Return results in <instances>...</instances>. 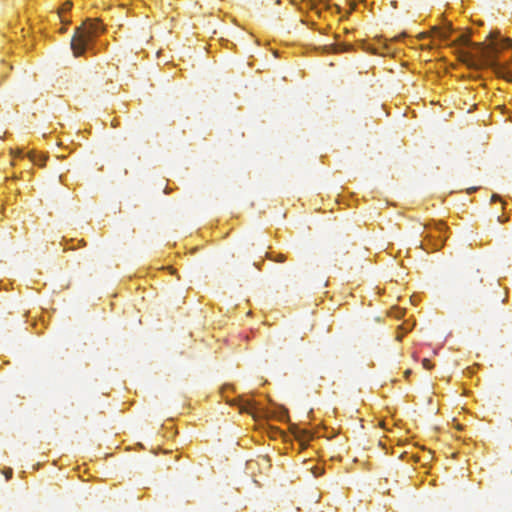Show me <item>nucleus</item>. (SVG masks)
I'll use <instances>...</instances> for the list:
<instances>
[{
  "label": "nucleus",
  "mask_w": 512,
  "mask_h": 512,
  "mask_svg": "<svg viewBox=\"0 0 512 512\" xmlns=\"http://www.w3.org/2000/svg\"><path fill=\"white\" fill-rule=\"evenodd\" d=\"M499 199H500L499 196L495 195V194L491 198L492 201H496V200H499Z\"/></svg>",
  "instance_id": "12"
},
{
  "label": "nucleus",
  "mask_w": 512,
  "mask_h": 512,
  "mask_svg": "<svg viewBox=\"0 0 512 512\" xmlns=\"http://www.w3.org/2000/svg\"><path fill=\"white\" fill-rule=\"evenodd\" d=\"M60 32H61V33L65 32V28H61V29H60Z\"/></svg>",
  "instance_id": "16"
},
{
  "label": "nucleus",
  "mask_w": 512,
  "mask_h": 512,
  "mask_svg": "<svg viewBox=\"0 0 512 512\" xmlns=\"http://www.w3.org/2000/svg\"><path fill=\"white\" fill-rule=\"evenodd\" d=\"M297 438L300 441V444L304 446L310 439L311 435L308 432H302L301 435H298Z\"/></svg>",
  "instance_id": "5"
},
{
  "label": "nucleus",
  "mask_w": 512,
  "mask_h": 512,
  "mask_svg": "<svg viewBox=\"0 0 512 512\" xmlns=\"http://www.w3.org/2000/svg\"><path fill=\"white\" fill-rule=\"evenodd\" d=\"M401 338H402V335H398V336H397V340H398V341H400V340H401Z\"/></svg>",
  "instance_id": "15"
},
{
  "label": "nucleus",
  "mask_w": 512,
  "mask_h": 512,
  "mask_svg": "<svg viewBox=\"0 0 512 512\" xmlns=\"http://www.w3.org/2000/svg\"><path fill=\"white\" fill-rule=\"evenodd\" d=\"M477 47L481 49L483 57L487 59L489 64L494 68L496 74L499 77L506 79L507 81H512V62L508 63H500L496 61L492 54L497 50L495 46L491 45L489 47H483L482 44H477Z\"/></svg>",
  "instance_id": "2"
},
{
  "label": "nucleus",
  "mask_w": 512,
  "mask_h": 512,
  "mask_svg": "<svg viewBox=\"0 0 512 512\" xmlns=\"http://www.w3.org/2000/svg\"><path fill=\"white\" fill-rule=\"evenodd\" d=\"M28 155H29L30 160L33 163L38 164V165H42V163L40 162V159H36V154L35 153H28Z\"/></svg>",
  "instance_id": "10"
},
{
  "label": "nucleus",
  "mask_w": 512,
  "mask_h": 512,
  "mask_svg": "<svg viewBox=\"0 0 512 512\" xmlns=\"http://www.w3.org/2000/svg\"><path fill=\"white\" fill-rule=\"evenodd\" d=\"M452 31V27H451V24L448 23L447 25H445L444 27L440 28L438 26H434L432 29H431V32H421L418 34L417 38L419 40H422L424 38H427V37H430L431 36V33H434L437 35V37L442 40V41H446L449 37V34L450 32Z\"/></svg>",
  "instance_id": "4"
},
{
  "label": "nucleus",
  "mask_w": 512,
  "mask_h": 512,
  "mask_svg": "<svg viewBox=\"0 0 512 512\" xmlns=\"http://www.w3.org/2000/svg\"><path fill=\"white\" fill-rule=\"evenodd\" d=\"M410 373H411V370H406L405 371V377H408L410 375Z\"/></svg>",
  "instance_id": "14"
},
{
  "label": "nucleus",
  "mask_w": 512,
  "mask_h": 512,
  "mask_svg": "<svg viewBox=\"0 0 512 512\" xmlns=\"http://www.w3.org/2000/svg\"><path fill=\"white\" fill-rule=\"evenodd\" d=\"M456 42L460 45H469L470 44L468 37L465 35H460Z\"/></svg>",
  "instance_id": "7"
},
{
  "label": "nucleus",
  "mask_w": 512,
  "mask_h": 512,
  "mask_svg": "<svg viewBox=\"0 0 512 512\" xmlns=\"http://www.w3.org/2000/svg\"><path fill=\"white\" fill-rule=\"evenodd\" d=\"M422 365H423V367H424L425 369H427V370H430V369H432V368H433V365L431 364V361H430L429 359H427V358H424V359L422 360Z\"/></svg>",
  "instance_id": "8"
},
{
  "label": "nucleus",
  "mask_w": 512,
  "mask_h": 512,
  "mask_svg": "<svg viewBox=\"0 0 512 512\" xmlns=\"http://www.w3.org/2000/svg\"><path fill=\"white\" fill-rule=\"evenodd\" d=\"M271 260L282 263L286 260V256L284 254H278L276 257L272 258Z\"/></svg>",
  "instance_id": "9"
},
{
  "label": "nucleus",
  "mask_w": 512,
  "mask_h": 512,
  "mask_svg": "<svg viewBox=\"0 0 512 512\" xmlns=\"http://www.w3.org/2000/svg\"><path fill=\"white\" fill-rule=\"evenodd\" d=\"M11 475H12V470L10 469V470H9V472H8V473H6V477H7V478H10V477H11Z\"/></svg>",
  "instance_id": "13"
},
{
  "label": "nucleus",
  "mask_w": 512,
  "mask_h": 512,
  "mask_svg": "<svg viewBox=\"0 0 512 512\" xmlns=\"http://www.w3.org/2000/svg\"><path fill=\"white\" fill-rule=\"evenodd\" d=\"M483 283V277L479 270H473L463 277V288L468 293H475L480 290Z\"/></svg>",
  "instance_id": "3"
},
{
  "label": "nucleus",
  "mask_w": 512,
  "mask_h": 512,
  "mask_svg": "<svg viewBox=\"0 0 512 512\" xmlns=\"http://www.w3.org/2000/svg\"><path fill=\"white\" fill-rule=\"evenodd\" d=\"M435 228L439 233H442V231L444 230V225L442 223H436Z\"/></svg>",
  "instance_id": "11"
},
{
  "label": "nucleus",
  "mask_w": 512,
  "mask_h": 512,
  "mask_svg": "<svg viewBox=\"0 0 512 512\" xmlns=\"http://www.w3.org/2000/svg\"><path fill=\"white\" fill-rule=\"evenodd\" d=\"M101 31V25L96 20H87L78 27L71 39V49L75 57L84 54L88 44Z\"/></svg>",
  "instance_id": "1"
},
{
  "label": "nucleus",
  "mask_w": 512,
  "mask_h": 512,
  "mask_svg": "<svg viewBox=\"0 0 512 512\" xmlns=\"http://www.w3.org/2000/svg\"><path fill=\"white\" fill-rule=\"evenodd\" d=\"M72 7V4L70 2H66L65 4H63V6L61 7L59 13H58V16L60 17L61 21L64 22V23H67L63 18H62V13L64 12H67L70 10V8Z\"/></svg>",
  "instance_id": "6"
}]
</instances>
